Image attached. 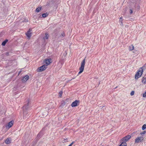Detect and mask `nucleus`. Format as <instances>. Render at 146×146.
<instances>
[{
    "mask_svg": "<svg viewBox=\"0 0 146 146\" xmlns=\"http://www.w3.org/2000/svg\"><path fill=\"white\" fill-rule=\"evenodd\" d=\"M51 59H48L46 60H45V62L46 65V66L50 64L51 62Z\"/></svg>",
    "mask_w": 146,
    "mask_h": 146,
    "instance_id": "obj_11",
    "label": "nucleus"
},
{
    "mask_svg": "<svg viewBox=\"0 0 146 146\" xmlns=\"http://www.w3.org/2000/svg\"><path fill=\"white\" fill-rule=\"evenodd\" d=\"M69 102V99H67L64 100L62 101V104L65 105L66 104H67Z\"/></svg>",
    "mask_w": 146,
    "mask_h": 146,
    "instance_id": "obj_12",
    "label": "nucleus"
},
{
    "mask_svg": "<svg viewBox=\"0 0 146 146\" xmlns=\"http://www.w3.org/2000/svg\"><path fill=\"white\" fill-rule=\"evenodd\" d=\"M131 137V136L130 135H127L121 139V141H122V142L126 143V142Z\"/></svg>",
    "mask_w": 146,
    "mask_h": 146,
    "instance_id": "obj_4",
    "label": "nucleus"
},
{
    "mask_svg": "<svg viewBox=\"0 0 146 146\" xmlns=\"http://www.w3.org/2000/svg\"><path fill=\"white\" fill-rule=\"evenodd\" d=\"M85 63V59H84L81 62V65L79 68L80 71L78 72V74H79L82 73L84 69V65Z\"/></svg>",
    "mask_w": 146,
    "mask_h": 146,
    "instance_id": "obj_3",
    "label": "nucleus"
},
{
    "mask_svg": "<svg viewBox=\"0 0 146 146\" xmlns=\"http://www.w3.org/2000/svg\"><path fill=\"white\" fill-rule=\"evenodd\" d=\"M130 13L131 14H132L133 13V11L132 9H130Z\"/></svg>",
    "mask_w": 146,
    "mask_h": 146,
    "instance_id": "obj_28",
    "label": "nucleus"
},
{
    "mask_svg": "<svg viewBox=\"0 0 146 146\" xmlns=\"http://www.w3.org/2000/svg\"><path fill=\"white\" fill-rule=\"evenodd\" d=\"M8 41V40H7V39L5 41H4L5 42H6V43Z\"/></svg>",
    "mask_w": 146,
    "mask_h": 146,
    "instance_id": "obj_30",
    "label": "nucleus"
},
{
    "mask_svg": "<svg viewBox=\"0 0 146 146\" xmlns=\"http://www.w3.org/2000/svg\"><path fill=\"white\" fill-rule=\"evenodd\" d=\"M74 142H73L68 146H72V145L73 144V143H74Z\"/></svg>",
    "mask_w": 146,
    "mask_h": 146,
    "instance_id": "obj_29",
    "label": "nucleus"
},
{
    "mask_svg": "<svg viewBox=\"0 0 146 146\" xmlns=\"http://www.w3.org/2000/svg\"><path fill=\"white\" fill-rule=\"evenodd\" d=\"M66 140L65 139H64V142H66Z\"/></svg>",
    "mask_w": 146,
    "mask_h": 146,
    "instance_id": "obj_33",
    "label": "nucleus"
},
{
    "mask_svg": "<svg viewBox=\"0 0 146 146\" xmlns=\"http://www.w3.org/2000/svg\"><path fill=\"white\" fill-rule=\"evenodd\" d=\"M13 123L14 121H11L8 123L7 126L9 128H10L13 125Z\"/></svg>",
    "mask_w": 146,
    "mask_h": 146,
    "instance_id": "obj_10",
    "label": "nucleus"
},
{
    "mask_svg": "<svg viewBox=\"0 0 146 146\" xmlns=\"http://www.w3.org/2000/svg\"><path fill=\"white\" fill-rule=\"evenodd\" d=\"M127 144L126 143L124 142H122L121 144L119 146H126Z\"/></svg>",
    "mask_w": 146,
    "mask_h": 146,
    "instance_id": "obj_19",
    "label": "nucleus"
},
{
    "mask_svg": "<svg viewBox=\"0 0 146 146\" xmlns=\"http://www.w3.org/2000/svg\"><path fill=\"white\" fill-rule=\"evenodd\" d=\"M142 82L144 84H146V77H143L142 80Z\"/></svg>",
    "mask_w": 146,
    "mask_h": 146,
    "instance_id": "obj_16",
    "label": "nucleus"
},
{
    "mask_svg": "<svg viewBox=\"0 0 146 146\" xmlns=\"http://www.w3.org/2000/svg\"><path fill=\"white\" fill-rule=\"evenodd\" d=\"M143 97H146V92L144 94H143Z\"/></svg>",
    "mask_w": 146,
    "mask_h": 146,
    "instance_id": "obj_26",
    "label": "nucleus"
},
{
    "mask_svg": "<svg viewBox=\"0 0 146 146\" xmlns=\"http://www.w3.org/2000/svg\"><path fill=\"white\" fill-rule=\"evenodd\" d=\"M79 101L76 100L72 103L71 104V106L72 107L77 106H78V103H79Z\"/></svg>",
    "mask_w": 146,
    "mask_h": 146,
    "instance_id": "obj_7",
    "label": "nucleus"
},
{
    "mask_svg": "<svg viewBox=\"0 0 146 146\" xmlns=\"http://www.w3.org/2000/svg\"><path fill=\"white\" fill-rule=\"evenodd\" d=\"M146 128V125L144 124L142 127V129L144 130Z\"/></svg>",
    "mask_w": 146,
    "mask_h": 146,
    "instance_id": "obj_21",
    "label": "nucleus"
},
{
    "mask_svg": "<svg viewBox=\"0 0 146 146\" xmlns=\"http://www.w3.org/2000/svg\"><path fill=\"white\" fill-rule=\"evenodd\" d=\"M49 35L47 33H46L44 36L43 37V39L44 40H47L48 39Z\"/></svg>",
    "mask_w": 146,
    "mask_h": 146,
    "instance_id": "obj_13",
    "label": "nucleus"
},
{
    "mask_svg": "<svg viewBox=\"0 0 146 146\" xmlns=\"http://www.w3.org/2000/svg\"><path fill=\"white\" fill-rule=\"evenodd\" d=\"M61 35L63 36L64 37L65 36V35L64 34V33L63 32L61 34Z\"/></svg>",
    "mask_w": 146,
    "mask_h": 146,
    "instance_id": "obj_27",
    "label": "nucleus"
},
{
    "mask_svg": "<svg viewBox=\"0 0 146 146\" xmlns=\"http://www.w3.org/2000/svg\"><path fill=\"white\" fill-rule=\"evenodd\" d=\"M6 54L7 55H9V52L6 53Z\"/></svg>",
    "mask_w": 146,
    "mask_h": 146,
    "instance_id": "obj_32",
    "label": "nucleus"
},
{
    "mask_svg": "<svg viewBox=\"0 0 146 146\" xmlns=\"http://www.w3.org/2000/svg\"><path fill=\"white\" fill-rule=\"evenodd\" d=\"M41 7H38L36 9V11L38 12H39L41 9Z\"/></svg>",
    "mask_w": 146,
    "mask_h": 146,
    "instance_id": "obj_20",
    "label": "nucleus"
},
{
    "mask_svg": "<svg viewBox=\"0 0 146 146\" xmlns=\"http://www.w3.org/2000/svg\"><path fill=\"white\" fill-rule=\"evenodd\" d=\"M61 38L62 39V37Z\"/></svg>",
    "mask_w": 146,
    "mask_h": 146,
    "instance_id": "obj_34",
    "label": "nucleus"
},
{
    "mask_svg": "<svg viewBox=\"0 0 146 146\" xmlns=\"http://www.w3.org/2000/svg\"><path fill=\"white\" fill-rule=\"evenodd\" d=\"M6 44V42H5L4 41L2 43V45L3 46H5V44Z\"/></svg>",
    "mask_w": 146,
    "mask_h": 146,
    "instance_id": "obj_25",
    "label": "nucleus"
},
{
    "mask_svg": "<svg viewBox=\"0 0 146 146\" xmlns=\"http://www.w3.org/2000/svg\"><path fill=\"white\" fill-rule=\"evenodd\" d=\"M146 131H144L142 133H141L140 134L141 135H142V134H145L146 133Z\"/></svg>",
    "mask_w": 146,
    "mask_h": 146,
    "instance_id": "obj_24",
    "label": "nucleus"
},
{
    "mask_svg": "<svg viewBox=\"0 0 146 146\" xmlns=\"http://www.w3.org/2000/svg\"><path fill=\"white\" fill-rule=\"evenodd\" d=\"M134 46L133 45H131L129 47V50L130 51H132L134 49Z\"/></svg>",
    "mask_w": 146,
    "mask_h": 146,
    "instance_id": "obj_15",
    "label": "nucleus"
},
{
    "mask_svg": "<svg viewBox=\"0 0 146 146\" xmlns=\"http://www.w3.org/2000/svg\"><path fill=\"white\" fill-rule=\"evenodd\" d=\"M32 32L30 29H29L27 33H26V35L27 37L30 38L32 35Z\"/></svg>",
    "mask_w": 146,
    "mask_h": 146,
    "instance_id": "obj_9",
    "label": "nucleus"
},
{
    "mask_svg": "<svg viewBox=\"0 0 146 146\" xmlns=\"http://www.w3.org/2000/svg\"><path fill=\"white\" fill-rule=\"evenodd\" d=\"M62 94V91H61L59 93V96L60 97H61Z\"/></svg>",
    "mask_w": 146,
    "mask_h": 146,
    "instance_id": "obj_22",
    "label": "nucleus"
},
{
    "mask_svg": "<svg viewBox=\"0 0 146 146\" xmlns=\"http://www.w3.org/2000/svg\"><path fill=\"white\" fill-rule=\"evenodd\" d=\"M48 15V14L47 13H44L42 15V17H45L47 16Z\"/></svg>",
    "mask_w": 146,
    "mask_h": 146,
    "instance_id": "obj_18",
    "label": "nucleus"
},
{
    "mask_svg": "<svg viewBox=\"0 0 146 146\" xmlns=\"http://www.w3.org/2000/svg\"><path fill=\"white\" fill-rule=\"evenodd\" d=\"M11 142V140L10 138H7L5 141V143L6 144L10 143Z\"/></svg>",
    "mask_w": 146,
    "mask_h": 146,
    "instance_id": "obj_14",
    "label": "nucleus"
},
{
    "mask_svg": "<svg viewBox=\"0 0 146 146\" xmlns=\"http://www.w3.org/2000/svg\"><path fill=\"white\" fill-rule=\"evenodd\" d=\"M145 68V67L143 66L139 68L135 75V79H137L141 77L142 74L143 70Z\"/></svg>",
    "mask_w": 146,
    "mask_h": 146,
    "instance_id": "obj_2",
    "label": "nucleus"
},
{
    "mask_svg": "<svg viewBox=\"0 0 146 146\" xmlns=\"http://www.w3.org/2000/svg\"><path fill=\"white\" fill-rule=\"evenodd\" d=\"M46 68V65H44L40 66L37 69V71L38 72H41L44 70Z\"/></svg>",
    "mask_w": 146,
    "mask_h": 146,
    "instance_id": "obj_6",
    "label": "nucleus"
},
{
    "mask_svg": "<svg viewBox=\"0 0 146 146\" xmlns=\"http://www.w3.org/2000/svg\"><path fill=\"white\" fill-rule=\"evenodd\" d=\"M144 138L143 136L137 137L135 139V143H138L141 142L143 140Z\"/></svg>",
    "mask_w": 146,
    "mask_h": 146,
    "instance_id": "obj_5",
    "label": "nucleus"
},
{
    "mask_svg": "<svg viewBox=\"0 0 146 146\" xmlns=\"http://www.w3.org/2000/svg\"><path fill=\"white\" fill-rule=\"evenodd\" d=\"M134 91H133L131 92L130 93V95L131 96H132L134 95Z\"/></svg>",
    "mask_w": 146,
    "mask_h": 146,
    "instance_id": "obj_23",
    "label": "nucleus"
},
{
    "mask_svg": "<svg viewBox=\"0 0 146 146\" xmlns=\"http://www.w3.org/2000/svg\"><path fill=\"white\" fill-rule=\"evenodd\" d=\"M122 21H123V20H122V17H121L120 18V20H119V21H120V22L121 23L120 24L121 25L123 26V22H122Z\"/></svg>",
    "mask_w": 146,
    "mask_h": 146,
    "instance_id": "obj_17",
    "label": "nucleus"
},
{
    "mask_svg": "<svg viewBox=\"0 0 146 146\" xmlns=\"http://www.w3.org/2000/svg\"><path fill=\"white\" fill-rule=\"evenodd\" d=\"M29 78V77L28 75H26L23 77L22 79V81L23 82H25Z\"/></svg>",
    "mask_w": 146,
    "mask_h": 146,
    "instance_id": "obj_8",
    "label": "nucleus"
},
{
    "mask_svg": "<svg viewBox=\"0 0 146 146\" xmlns=\"http://www.w3.org/2000/svg\"><path fill=\"white\" fill-rule=\"evenodd\" d=\"M8 41V40H7V39L5 41H4L5 42H6V43Z\"/></svg>",
    "mask_w": 146,
    "mask_h": 146,
    "instance_id": "obj_31",
    "label": "nucleus"
},
{
    "mask_svg": "<svg viewBox=\"0 0 146 146\" xmlns=\"http://www.w3.org/2000/svg\"><path fill=\"white\" fill-rule=\"evenodd\" d=\"M29 100L28 99L27 102V104H25L24 106L23 107V110H24L23 118H28L29 117V114H28V113L26 111L29 108Z\"/></svg>",
    "mask_w": 146,
    "mask_h": 146,
    "instance_id": "obj_1",
    "label": "nucleus"
}]
</instances>
